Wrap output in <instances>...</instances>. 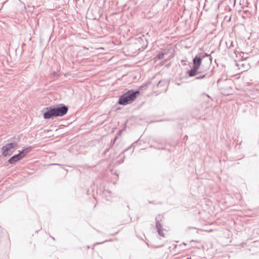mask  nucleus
<instances>
[{"label": "nucleus", "instance_id": "nucleus-1", "mask_svg": "<svg viewBox=\"0 0 259 259\" xmlns=\"http://www.w3.org/2000/svg\"><path fill=\"white\" fill-rule=\"evenodd\" d=\"M46 110L47 111L44 113V117L50 119L54 117L63 116L67 113L68 109L64 104H61L56 107H47Z\"/></svg>", "mask_w": 259, "mask_h": 259}, {"label": "nucleus", "instance_id": "nucleus-2", "mask_svg": "<svg viewBox=\"0 0 259 259\" xmlns=\"http://www.w3.org/2000/svg\"><path fill=\"white\" fill-rule=\"evenodd\" d=\"M205 57H209L210 63L212 62V57L210 55L207 53H199L193 59V68L188 71L189 76L190 77L194 76L199 73H201V71H199V69L202 63V60ZM203 73V72H202Z\"/></svg>", "mask_w": 259, "mask_h": 259}, {"label": "nucleus", "instance_id": "nucleus-3", "mask_svg": "<svg viewBox=\"0 0 259 259\" xmlns=\"http://www.w3.org/2000/svg\"><path fill=\"white\" fill-rule=\"evenodd\" d=\"M140 94V91L131 90L128 91L119 99L118 103L122 105H126L133 102Z\"/></svg>", "mask_w": 259, "mask_h": 259}, {"label": "nucleus", "instance_id": "nucleus-4", "mask_svg": "<svg viewBox=\"0 0 259 259\" xmlns=\"http://www.w3.org/2000/svg\"><path fill=\"white\" fill-rule=\"evenodd\" d=\"M18 146V143L16 142H12L6 144L2 148L3 155L6 157L8 155H11L13 153V150Z\"/></svg>", "mask_w": 259, "mask_h": 259}, {"label": "nucleus", "instance_id": "nucleus-5", "mask_svg": "<svg viewBox=\"0 0 259 259\" xmlns=\"http://www.w3.org/2000/svg\"><path fill=\"white\" fill-rule=\"evenodd\" d=\"M23 156H22L20 154H19V153L13 156H12L11 158H10L9 159V160H8V162L10 163V164H15L17 162L20 161V160H21L22 159H23Z\"/></svg>", "mask_w": 259, "mask_h": 259}, {"label": "nucleus", "instance_id": "nucleus-6", "mask_svg": "<svg viewBox=\"0 0 259 259\" xmlns=\"http://www.w3.org/2000/svg\"><path fill=\"white\" fill-rule=\"evenodd\" d=\"M31 149L32 148L30 146L26 147L22 150L19 151V154H20L21 155L23 156V158H24L26 155L31 150Z\"/></svg>", "mask_w": 259, "mask_h": 259}, {"label": "nucleus", "instance_id": "nucleus-7", "mask_svg": "<svg viewBox=\"0 0 259 259\" xmlns=\"http://www.w3.org/2000/svg\"><path fill=\"white\" fill-rule=\"evenodd\" d=\"M31 149L32 148L30 146L26 147L22 150L19 151V154H20L21 155L23 156V158H24L26 155L31 150Z\"/></svg>", "mask_w": 259, "mask_h": 259}, {"label": "nucleus", "instance_id": "nucleus-8", "mask_svg": "<svg viewBox=\"0 0 259 259\" xmlns=\"http://www.w3.org/2000/svg\"><path fill=\"white\" fill-rule=\"evenodd\" d=\"M162 217L160 215H157L155 218L156 227L157 229V230L159 229H162V225L160 223Z\"/></svg>", "mask_w": 259, "mask_h": 259}, {"label": "nucleus", "instance_id": "nucleus-9", "mask_svg": "<svg viewBox=\"0 0 259 259\" xmlns=\"http://www.w3.org/2000/svg\"><path fill=\"white\" fill-rule=\"evenodd\" d=\"M164 53L161 52L157 55L156 58H158V59H162L164 58Z\"/></svg>", "mask_w": 259, "mask_h": 259}, {"label": "nucleus", "instance_id": "nucleus-10", "mask_svg": "<svg viewBox=\"0 0 259 259\" xmlns=\"http://www.w3.org/2000/svg\"><path fill=\"white\" fill-rule=\"evenodd\" d=\"M207 75V73H203V74L201 75H199V76H198L197 77H196L195 79H203Z\"/></svg>", "mask_w": 259, "mask_h": 259}, {"label": "nucleus", "instance_id": "nucleus-11", "mask_svg": "<svg viewBox=\"0 0 259 259\" xmlns=\"http://www.w3.org/2000/svg\"><path fill=\"white\" fill-rule=\"evenodd\" d=\"M157 231H158V234H159L160 236H162V237H164V233H163V229H158V230H157Z\"/></svg>", "mask_w": 259, "mask_h": 259}, {"label": "nucleus", "instance_id": "nucleus-12", "mask_svg": "<svg viewBox=\"0 0 259 259\" xmlns=\"http://www.w3.org/2000/svg\"><path fill=\"white\" fill-rule=\"evenodd\" d=\"M100 243H96L94 244V245L95 246V245H97V244H100Z\"/></svg>", "mask_w": 259, "mask_h": 259}, {"label": "nucleus", "instance_id": "nucleus-13", "mask_svg": "<svg viewBox=\"0 0 259 259\" xmlns=\"http://www.w3.org/2000/svg\"><path fill=\"white\" fill-rule=\"evenodd\" d=\"M186 259H191V257H188L186 258Z\"/></svg>", "mask_w": 259, "mask_h": 259}]
</instances>
